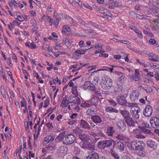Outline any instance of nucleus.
I'll return each mask as SVG.
<instances>
[{"label": "nucleus", "mask_w": 159, "mask_h": 159, "mask_svg": "<svg viewBox=\"0 0 159 159\" xmlns=\"http://www.w3.org/2000/svg\"><path fill=\"white\" fill-rule=\"evenodd\" d=\"M66 134V132H62L59 134L57 138L64 145L70 146L74 143L76 140V137L72 134Z\"/></svg>", "instance_id": "f257e3e1"}, {"label": "nucleus", "mask_w": 159, "mask_h": 159, "mask_svg": "<svg viewBox=\"0 0 159 159\" xmlns=\"http://www.w3.org/2000/svg\"><path fill=\"white\" fill-rule=\"evenodd\" d=\"M112 141L113 140H106L100 141L98 142V146L100 149L109 148L112 144Z\"/></svg>", "instance_id": "f03ea898"}, {"label": "nucleus", "mask_w": 159, "mask_h": 159, "mask_svg": "<svg viewBox=\"0 0 159 159\" xmlns=\"http://www.w3.org/2000/svg\"><path fill=\"white\" fill-rule=\"evenodd\" d=\"M131 146L132 149L137 151V150L144 147L145 144L143 141L134 140L131 142Z\"/></svg>", "instance_id": "7ed1b4c3"}, {"label": "nucleus", "mask_w": 159, "mask_h": 159, "mask_svg": "<svg viewBox=\"0 0 159 159\" xmlns=\"http://www.w3.org/2000/svg\"><path fill=\"white\" fill-rule=\"evenodd\" d=\"M101 85L104 90L109 89L112 86L111 80L108 78L106 79L103 83H101Z\"/></svg>", "instance_id": "20e7f679"}, {"label": "nucleus", "mask_w": 159, "mask_h": 159, "mask_svg": "<svg viewBox=\"0 0 159 159\" xmlns=\"http://www.w3.org/2000/svg\"><path fill=\"white\" fill-rule=\"evenodd\" d=\"M140 108L137 106L135 107L132 108L130 112L133 117L138 119L139 117V113L140 112Z\"/></svg>", "instance_id": "39448f33"}, {"label": "nucleus", "mask_w": 159, "mask_h": 159, "mask_svg": "<svg viewBox=\"0 0 159 159\" xmlns=\"http://www.w3.org/2000/svg\"><path fill=\"white\" fill-rule=\"evenodd\" d=\"M68 102L70 103H73V105L76 104L77 105H79L81 103V101L80 98H76L73 95H70L68 98Z\"/></svg>", "instance_id": "423d86ee"}, {"label": "nucleus", "mask_w": 159, "mask_h": 159, "mask_svg": "<svg viewBox=\"0 0 159 159\" xmlns=\"http://www.w3.org/2000/svg\"><path fill=\"white\" fill-rule=\"evenodd\" d=\"M140 94V93L139 91L133 90L130 95V100L132 101L136 102L138 100Z\"/></svg>", "instance_id": "0eeeda50"}, {"label": "nucleus", "mask_w": 159, "mask_h": 159, "mask_svg": "<svg viewBox=\"0 0 159 159\" xmlns=\"http://www.w3.org/2000/svg\"><path fill=\"white\" fill-rule=\"evenodd\" d=\"M113 141L115 142L113 145V149L115 148L120 151L124 150L125 145L123 143L119 141L117 142H116L114 140H113Z\"/></svg>", "instance_id": "6e6552de"}, {"label": "nucleus", "mask_w": 159, "mask_h": 159, "mask_svg": "<svg viewBox=\"0 0 159 159\" xmlns=\"http://www.w3.org/2000/svg\"><path fill=\"white\" fill-rule=\"evenodd\" d=\"M151 126L154 128H159V119L157 117H152L150 120Z\"/></svg>", "instance_id": "1a4fd4ad"}, {"label": "nucleus", "mask_w": 159, "mask_h": 159, "mask_svg": "<svg viewBox=\"0 0 159 159\" xmlns=\"http://www.w3.org/2000/svg\"><path fill=\"white\" fill-rule=\"evenodd\" d=\"M152 109L150 106H147L143 111V115L146 116H150L152 114Z\"/></svg>", "instance_id": "9d476101"}, {"label": "nucleus", "mask_w": 159, "mask_h": 159, "mask_svg": "<svg viewBox=\"0 0 159 159\" xmlns=\"http://www.w3.org/2000/svg\"><path fill=\"white\" fill-rule=\"evenodd\" d=\"M147 145L152 150H155L157 148V143L153 140H148L147 142Z\"/></svg>", "instance_id": "9b49d317"}, {"label": "nucleus", "mask_w": 159, "mask_h": 159, "mask_svg": "<svg viewBox=\"0 0 159 159\" xmlns=\"http://www.w3.org/2000/svg\"><path fill=\"white\" fill-rule=\"evenodd\" d=\"M125 121L127 124L129 126L133 127L134 126L135 121L131 116L127 118L125 120Z\"/></svg>", "instance_id": "f8f14e48"}, {"label": "nucleus", "mask_w": 159, "mask_h": 159, "mask_svg": "<svg viewBox=\"0 0 159 159\" xmlns=\"http://www.w3.org/2000/svg\"><path fill=\"white\" fill-rule=\"evenodd\" d=\"M91 119L95 123H101L102 121L101 117L97 115L93 116L91 117Z\"/></svg>", "instance_id": "ddd939ff"}, {"label": "nucleus", "mask_w": 159, "mask_h": 159, "mask_svg": "<svg viewBox=\"0 0 159 159\" xmlns=\"http://www.w3.org/2000/svg\"><path fill=\"white\" fill-rule=\"evenodd\" d=\"M80 124L81 127L84 129L89 130L91 129L90 126L87 122L83 120H80Z\"/></svg>", "instance_id": "4468645a"}, {"label": "nucleus", "mask_w": 159, "mask_h": 159, "mask_svg": "<svg viewBox=\"0 0 159 159\" xmlns=\"http://www.w3.org/2000/svg\"><path fill=\"white\" fill-rule=\"evenodd\" d=\"M68 148L66 146H61L58 149L59 154L63 156L66 154L67 152Z\"/></svg>", "instance_id": "2eb2a0df"}, {"label": "nucleus", "mask_w": 159, "mask_h": 159, "mask_svg": "<svg viewBox=\"0 0 159 159\" xmlns=\"http://www.w3.org/2000/svg\"><path fill=\"white\" fill-rule=\"evenodd\" d=\"M126 101L124 96H119L117 97V102L120 105H124Z\"/></svg>", "instance_id": "dca6fc26"}, {"label": "nucleus", "mask_w": 159, "mask_h": 159, "mask_svg": "<svg viewBox=\"0 0 159 159\" xmlns=\"http://www.w3.org/2000/svg\"><path fill=\"white\" fill-rule=\"evenodd\" d=\"M120 112L124 117L125 120L127 118L130 116V114L128 111L120 110Z\"/></svg>", "instance_id": "f3484780"}, {"label": "nucleus", "mask_w": 159, "mask_h": 159, "mask_svg": "<svg viewBox=\"0 0 159 159\" xmlns=\"http://www.w3.org/2000/svg\"><path fill=\"white\" fill-rule=\"evenodd\" d=\"M54 140V138L52 136H49L46 137L44 139L43 143V145H45L52 142Z\"/></svg>", "instance_id": "a211bd4d"}, {"label": "nucleus", "mask_w": 159, "mask_h": 159, "mask_svg": "<svg viewBox=\"0 0 159 159\" xmlns=\"http://www.w3.org/2000/svg\"><path fill=\"white\" fill-rule=\"evenodd\" d=\"M98 98L97 97H95L89 100L88 102L89 103L91 104V105H94L96 107L98 105Z\"/></svg>", "instance_id": "6ab92c4d"}, {"label": "nucleus", "mask_w": 159, "mask_h": 159, "mask_svg": "<svg viewBox=\"0 0 159 159\" xmlns=\"http://www.w3.org/2000/svg\"><path fill=\"white\" fill-rule=\"evenodd\" d=\"M79 138L81 141L87 142L89 140V137L87 135L82 134L79 136Z\"/></svg>", "instance_id": "aec40b11"}, {"label": "nucleus", "mask_w": 159, "mask_h": 159, "mask_svg": "<svg viewBox=\"0 0 159 159\" xmlns=\"http://www.w3.org/2000/svg\"><path fill=\"white\" fill-rule=\"evenodd\" d=\"M141 75L139 72V70H135V76L133 79L137 81H139L141 80Z\"/></svg>", "instance_id": "412c9836"}, {"label": "nucleus", "mask_w": 159, "mask_h": 159, "mask_svg": "<svg viewBox=\"0 0 159 159\" xmlns=\"http://www.w3.org/2000/svg\"><path fill=\"white\" fill-rule=\"evenodd\" d=\"M61 16H62L61 14L58 15L57 16H56V18L55 17V20L54 21H53V24H54L56 27H57L59 24V22L60 20H61Z\"/></svg>", "instance_id": "4be33fe9"}, {"label": "nucleus", "mask_w": 159, "mask_h": 159, "mask_svg": "<svg viewBox=\"0 0 159 159\" xmlns=\"http://www.w3.org/2000/svg\"><path fill=\"white\" fill-rule=\"evenodd\" d=\"M99 156L98 154L96 152H94L91 155L86 157V159H99Z\"/></svg>", "instance_id": "5701e85b"}, {"label": "nucleus", "mask_w": 159, "mask_h": 159, "mask_svg": "<svg viewBox=\"0 0 159 159\" xmlns=\"http://www.w3.org/2000/svg\"><path fill=\"white\" fill-rule=\"evenodd\" d=\"M139 149V150H137V151L136 152L138 155L143 157L146 154L145 152L143 150L144 148V147H143Z\"/></svg>", "instance_id": "b1692460"}, {"label": "nucleus", "mask_w": 159, "mask_h": 159, "mask_svg": "<svg viewBox=\"0 0 159 159\" xmlns=\"http://www.w3.org/2000/svg\"><path fill=\"white\" fill-rule=\"evenodd\" d=\"M114 133V130H113V127H108L107 130V135L110 136L113 135Z\"/></svg>", "instance_id": "393cba45"}, {"label": "nucleus", "mask_w": 159, "mask_h": 159, "mask_svg": "<svg viewBox=\"0 0 159 159\" xmlns=\"http://www.w3.org/2000/svg\"><path fill=\"white\" fill-rule=\"evenodd\" d=\"M83 147L86 148L90 150H93L94 149V145L91 144H87L85 143H83Z\"/></svg>", "instance_id": "a878e982"}, {"label": "nucleus", "mask_w": 159, "mask_h": 159, "mask_svg": "<svg viewBox=\"0 0 159 159\" xmlns=\"http://www.w3.org/2000/svg\"><path fill=\"white\" fill-rule=\"evenodd\" d=\"M139 128L142 130V132L146 134H148L149 135L152 134V133L150 130L147 129L144 127H139Z\"/></svg>", "instance_id": "bb28decb"}, {"label": "nucleus", "mask_w": 159, "mask_h": 159, "mask_svg": "<svg viewBox=\"0 0 159 159\" xmlns=\"http://www.w3.org/2000/svg\"><path fill=\"white\" fill-rule=\"evenodd\" d=\"M69 102H68L67 99H63L61 103V106L62 107H66L68 106V105L69 104Z\"/></svg>", "instance_id": "cd10ccee"}, {"label": "nucleus", "mask_w": 159, "mask_h": 159, "mask_svg": "<svg viewBox=\"0 0 159 159\" xmlns=\"http://www.w3.org/2000/svg\"><path fill=\"white\" fill-rule=\"evenodd\" d=\"M114 1L113 0H111L108 1L106 4L108 6V8L111 9H114Z\"/></svg>", "instance_id": "c85d7f7f"}, {"label": "nucleus", "mask_w": 159, "mask_h": 159, "mask_svg": "<svg viewBox=\"0 0 159 159\" xmlns=\"http://www.w3.org/2000/svg\"><path fill=\"white\" fill-rule=\"evenodd\" d=\"M110 152L115 159H120L119 156L115 152L113 149H110Z\"/></svg>", "instance_id": "c756f323"}, {"label": "nucleus", "mask_w": 159, "mask_h": 159, "mask_svg": "<svg viewBox=\"0 0 159 159\" xmlns=\"http://www.w3.org/2000/svg\"><path fill=\"white\" fill-rule=\"evenodd\" d=\"M126 107L131 108V109H132V108H133V107H135L136 106H137V104L135 103H131L130 102H127L126 101L125 105Z\"/></svg>", "instance_id": "7c9ffc66"}, {"label": "nucleus", "mask_w": 159, "mask_h": 159, "mask_svg": "<svg viewBox=\"0 0 159 159\" xmlns=\"http://www.w3.org/2000/svg\"><path fill=\"white\" fill-rule=\"evenodd\" d=\"M73 131L76 134L79 135V136L82 134V131L80 128L79 127L76 128L75 129L73 130Z\"/></svg>", "instance_id": "2f4dec72"}, {"label": "nucleus", "mask_w": 159, "mask_h": 159, "mask_svg": "<svg viewBox=\"0 0 159 159\" xmlns=\"http://www.w3.org/2000/svg\"><path fill=\"white\" fill-rule=\"evenodd\" d=\"M85 52L84 50H78L75 52L74 54V55H75L76 56H78L79 55H78V54H79L80 55L84 54L85 53Z\"/></svg>", "instance_id": "473e14b6"}, {"label": "nucleus", "mask_w": 159, "mask_h": 159, "mask_svg": "<svg viewBox=\"0 0 159 159\" xmlns=\"http://www.w3.org/2000/svg\"><path fill=\"white\" fill-rule=\"evenodd\" d=\"M116 138L117 139L121 141L125 140L126 139L125 136L120 134H118L116 137Z\"/></svg>", "instance_id": "72a5a7b5"}, {"label": "nucleus", "mask_w": 159, "mask_h": 159, "mask_svg": "<svg viewBox=\"0 0 159 159\" xmlns=\"http://www.w3.org/2000/svg\"><path fill=\"white\" fill-rule=\"evenodd\" d=\"M106 111L107 112L112 111L115 113H117L118 111L117 110L111 107H109L106 109Z\"/></svg>", "instance_id": "f704fd0d"}, {"label": "nucleus", "mask_w": 159, "mask_h": 159, "mask_svg": "<svg viewBox=\"0 0 159 159\" xmlns=\"http://www.w3.org/2000/svg\"><path fill=\"white\" fill-rule=\"evenodd\" d=\"M69 29L70 28L68 26L65 25L63 27L62 29V32L63 33H65L67 31H69Z\"/></svg>", "instance_id": "c9c22d12"}, {"label": "nucleus", "mask_w": 159, "mask_h": 159, "mask_svg": "<svg viewBox=\"0 0 159 159\" xmlns=\"http://www.w3.org/2000/svg\"><path fill=\"white\" fill-rule=\"evenodd\" d=\"M46 151L48 152H53L54 151V148L51 145L49 146L46 148Z\"/></svg>", "instance_id": "e433bc0d"}, {"label": "nucleus", "mask_w": 159, "mask_h": 159, "mask_svg": "<svg viewBox=\"0 0 159 159\" xmlns=\"http://www.w3.org/2000/svg\"><path fill=\"white\" fill-rule=\"evenodd\" d=\"M125 76L123 74L121 77L119 78L118 80L119 82L122 83L124 81V80H125Z\"/></svg>", "instance_id": "4c0bfd02"}, {"label": "nucleus", "mask_w": 159, "mask_h": 159, "mask_svg": "<svg viewBox=\"0 0 159 159\" xmlns=\"http://www.w3.org/2000/svg\"><path fill=\"white\" fill-rule=\"evenodd\" d=\"M89 90L90 91H94L96 93H97V88L93 85V86H92L90 88H89Z\"/></svg>", "instance_id": "58836bf2"}, {"label": "nucleus", "mask_w": 159, "mask_h": 159, "mask_svg": "<svg viewBox=\"0 0 159 159\" xmlns=\"http://www.w3.org/2000/svg\"><path fill=\"white\" fill-rule=\"evenodd\" d=\"M90 84H91V82L90 81H86L85 82L84 86V88L88 89Z\"/></svg>", "instance_id": "ea45409f"}, {"label": "nucleus", "mask_w": 159, "mask_h": 159, "mask_svg": "<svg viewBox=\"0 0 159 159\" xmlns=\"http://www.w3.org/2000/svg\"><path fill=\"white\" fill-rule=\"evenodd\" d=\"M90 106L91 104H90L89 103H88L86 102L82 103L81 104V106L84 107H89Z\"/></svg>", "instance_id": "a19ab883"}, {"label": "nucleus", "mask_w": 159, "mask_h": 159, "mask_svg": "<svg viewBox=\"0 0 159 159\" xmlns=\"http://www.w3.org/2000/svg\"><path fill=\"white\" fill-rule=\"evenodd\" d=\"M102 44L100 43H96L95 48H102Z\"/></svg>", "instance_id": "79ce46f5"}, {"label": "nucleus", "mask_w": 159, "mask_h": 159, "mask_svg": "<svg viewBox=\"0 0 159 159\" xmlns=\"http://www.w3.org/2000/svg\"><path fill=\"white\" fill-rule=\"evenodd\" d=\"M88 22L89 23H90L91 25L95 27L96 28H98L99 27V25H98L97 23H94L93 22L89 21V22Z\"/></svg>", "instance_id": "37998d69"}, {"label": "nucleus", "mask_w": 159, "mask_h": 159, "mask_svg": "<svg viewBox=\"0 0 159 159\" xmlns=\"http://www.w3.org/2000/svg\"><path fill=\"white\" fill-rule=\"evenodd\" d=\"M114 73L116 74V76L117 77H121L123 74L122 72L116 71L114 72Z\"/></svg>", "instance_id": "c03bdc74"}, {"label": "nucleus", "mask_w": 159, "mask_h": 159, "mask_svg": "<svg viewBox=\"0 0 159 159\" xmlns=\"http://www.w3.org/2000/svg\"><path fill=\"white\" fill-rule=\"evenodd\" d=\"M21 102V107H23L24 106H25V108L26 109V111H27L28 110H27V107H26V104L25 102V101L24 100V101H22Z\"/></svg>", "instance_id": "a18cd8bd"}, {"label": "nucleus", "mask_w": 159, "mask_h": 159, "mask_svg": "<svg viewBox=\"0 0 159 159\" xmlns=\"http://www.w3.org/2000/svg\"><path fill=\"white\" fill-rule=\"evenodd\" d=\"M88 112L89 114L90 115H92L95 114V110L93 109L92 110L91 109H89L88 110Z\"/></svg>", "instance_id": "49530a36"}, {"label": "nucleus", "mask_w": 159, "mask_h": 159, "mask_svg": "<svg viewBox=\"0 0 159 159\" xmlns=\"http://www.w3.org/2000/svg\"><path fill=\"white\" fill-rule=\"evenodd\" d=\"M1 94L2 95L3 97L4 98H6V91L5 90L3 89H1Z\"/></svg>", "instance_id": "de8ad7c7"}, {"label": "nucleus", "mask_w": 159, "mask_h": 159, "mask_svg": "<svg viewBox=\"0 0 159 159\" xmlns=\"http://www.w3.org/2000/svg\"><path fill=\"white\" fill-rule=\"evenodd\" d=\"M15 6L17 7H20V8H21L23 7V5L21 3H16L15 4Z\"/></svg>", "instance_id": "09e8293b"}, {"label": "nucleus", "mask_w": 159, "mask_h": 159, "mask_svg": "<svg viewBox=\"0 0 159 159\" xmlns=\"http://www.w3.org/2000/svg\"><path fill=\"white\" fill-rule=\"evenodd\" d=\"M149 43L152 45H153L156 43L155 40L153 39H151L149 40Z\"/></svg>", "instance_id": "8fccbe9b"}, {"label": "nucleus", "mask_w": 159, "mask_h": 159, "mask_svg": "<svg viewBox=\"0 0 159 159\" xmlns=\"http://www.w3.org/2000/svg\"><path fill=\"white\" fill-rule=\"evenodd\" d=\"M37 47V46L35 44L34 42H32L30 44V48L31 49H35Z\"/></svg>", "instance_id": "3c124183"}, {"label": "nucleus", "mask_w": 159, "mask_h": 159, "mask_svg": "<svg viewBox=\"0 0 159 159\" xmlns=\"http://www.w3.org/2000/svg\"><path fill=\"white\" fill-rule=\"evenodd\" d=\"M98 11L101 13H102L104 15H106V14L104 11V10L102 8H98Z\"/></svg>", "instance_id": "603ef678"}, {"label": "nucleus", "mask_w": 159, "mask_h": 159, "mask_svg": "<svg viewBox=\"0 0 159 159\" xmlns=\"http://www.w3.org/2000/svg\"><path fill=\"white\" fill-rule=\"evenodd\" d=\"M84 44V42L83 41H82V40L80 41L79 42V45L80 46V48L84 47V48H85V47H86V46H83Z\"/></svg>", "instance_id": "864d4df0"}, {"label": "nucleus", "mask_w": 159, "mask_h": 159, "mask_svg": "<svg viewBox=\"0 0 159 159\" xmlns=\"http://www.w3.org/2000/svg\"><path fill=\"white\" fill-rule=\"evenodd\" d=\"M30 23L33 25V26H36V21L35 19H32L30 21Z\"/></svg>", "instance_id": "5fc2aeb1"}, {"label": "nucleus", "mask_w": 159, "mask_h": 159, "mask_svg": "<svg viewBox=\"0 0 159 159\" xmlns=\"http://www.w3.org/2000/svg\"><path fill=\"white\" fill-rule=\"evenodd\" d=\"M64 41L65 44L67 46H69L70 45V43L68 40L67 39H66L64 40Z\"/></svg>", "instance_id": "6e6d98bb"}, {"label": "nucleus", "mask_w": 159, "mask_h": 159, "mask_svg": "<svg viewBox=\"0 0 159 159\" xmlns=\"http://www.w3.org/2000/svg\"><path fill=\"white\" fill-rule=\"evenodd\" d=\"M117 67L116 66H112V67L111 68H109V70H110V72L111 73L112 72L113 70H115V68H116Z\"/></svg>", "instance_id": "4d7b16f0"}, {"label": "nucleus", "mask_w": 159, "mask_h": 159, "mask_svg": "<svg viewBox=\"0 0 159 159\" xmlns=\"http://www.w3.org/2000/svg\"><path fill=\"white\" fill-rule=\"evenodd\" d=\"M7 74L9 75L11 79V80L13 81H14V78L12 77V74L11 72L10 71H8L7 72Z\"/></svg>", "instance_id": "13d9d810"}, {"label": "nucleus", "mask_w": 159, "mask_h": 159, "mask_svg": "<svg viewBox=\"0 0 159 159\" xmlns=\"http://www.w3.org/2000/svg\"><path fill=\"white\" fill-rule=\"evenodd\" d=\"M77 19L80 21V23L83 26L84 24V21L83 20L81 19L79 17H78L77 18Z\"/></svg>", "instance_id": "bf43d9fd"}, {"label": "nucleus", "mask_w": 159, "mask_h": 159, "mask_svg": "<svg viewBox=\"0 0 159 159\" xmlns=\"http://www.w3.org/2000/svg\"><path fill=\"white\" fill-rule=\"evenodd\" d=\"M108 56V55L107 54L101 53L99 55V57H107Z\"/></svg>", "instance_id": "052dcab7"}, {"label": "nucleus", "mask_w": 159, "mask_h": 159, "mask_svg": "<svg viewBox=\"0 0 159 159\" xmlns=\"http://www.w3.org/2000/svg\"><path fill=\"white\" fill-rule=\"evenodd\" d=\"M77 113H74L72 114L70 116V117L72 119H74L76 117V116H77Z\"/></svg>", "instance_id": "680f3d73"}, {"label": "nucleus", "mask_w": 159, "mask_h": 159, "mask_svg": "<svg viewBox=\"0 0 159 159\" xmlns=\"http://www.w3.org/2000/svg\"><path fill=\"white\" fill-rule=\"evenodd\" d=\"M84 6L86 8L89 9L90 10H92V8L91 7H90L89 5L88 4H85V5H84Z\"/></svg>", "instance_id": "e2e57ef3"}, {"label": "nucleus", "mask_w": 159, "mask_h": 159, "mask_svg": "<svg viewBox=\"0 0 159 159\" xmlns=\"http://www.w3.org/2000/svg\"><path fill=\"white\" fill-rule=\"evenodd\" d=\"M139 86L141 87L143 89H146V87L145 86V85L143 84H140Z\"/></svg>", "instance_id": "0e129e2a"}, {"label": "nucleus", "mask_w": 159, "mask_h": 159, "mask_svg": "<svg viewBox=\"0 0 159 159\" xmlns=\"http://www.w3.org/2000/svg\"><path fill=\"white\" fill-rule=\"evenodd\" d=\"M18 17L19 18L18 19H17L18 20H19L20 21H23V17H21L20 16H18Z\"/></svg>", "instance_id": "69168bd1"}, {"label": "nucleus", "mask_w": 159, "mask_h": 159, "mask_svg": "<svg viewBox=\"0 0 159 159\" xmlns=\"http://www.w3.org/2000/svg\"><path fill=\"white\" fill-rule=\"evenodd\" d=\"M120 159H130L129 157L127 155L123 156Z\"/></svg>", "instance_id": "338daca9"}, {"label": "nucleus", "mask_w": 159, "mask_h": 159, "mask_svg": "<svg viewBox=\"0 0 159 159\" xmlns=\"http://www.w3.org/2000/svg\"><path fill=\"white\" fill-rule=\"evenodd\" d=\"M97 2L98 3L100 4H104L105 2L103 0H98Z\"/></svg>", "instance_id": "774afa93"}]
</instances>
